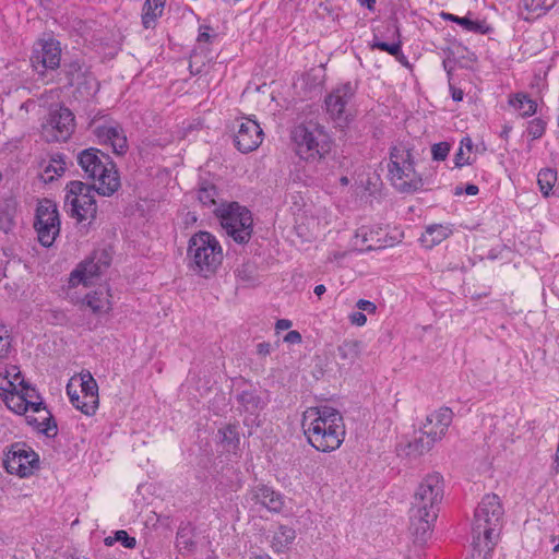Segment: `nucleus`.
I'll return each mask as SVG.
<instances>
[{
  "label": "nucleus",
  "instance_id": "1",
  "mask_svg": "<svg viewBox=\"0 0 559 559\" xmlns=\"http://www.w3.org/2000/svg\"><path fill=\"white\" fill-rule=\"evenodd\" d=\"M301 426L308 443L317 451L329 453L344 442L346 428L342 414L329 405L309 407Z\"/></svg>",
  "mask_w": 559,
  "mask_h": 559
},
{
  "label": "nucleus",
  "instance_id": "2",
  "mask_svg": "<svg viewBox=\"0 0 559 559\" xmlns=\"http://www.w3.org/2000/svg\"><path fill=\"white\" fill-rule=\"evenodd\" d=\"M443 498V480L440 474L427 475L418 485L411 508L409 530L416 542L425 543L431 535Z\"/></svg>",
  "mask_w": 559,
  "mask_h": 559
},
{
  "label": "nucleus",
  "instance_id": "3",
  "mask_svg": "<svg viewBox=\"0 0 559 559\" xmlns=\"http://www.w3.org/2000/svg\"><path fill=\"white\" fill-rule=\"evenodd\" d=\"M503 509L497 495H487L478 504L472 525V545L478 556L487 559L501 526Z\"/></svg>",
  "mask_w": 559,
  "mask_h": 559
},
{
  "label": "nucleus",
  "instance_id": "4",
  "mask_svg": "<svg viewBox=\"0 0 559 559\" xmlns=\"http://www.w3.org/2000/svg\"><path fill=\"white\" fill-rule=\"evenodd\" d=\"M187 258L189 269L194 274L209 278L222 265L224 252L221 242L214 235L200 230L189 239Z\"/></svg>",
  "mask_w": 559,
  "mask_h": 559
},
{
  "label": "nucleus",
  "instance_id": "5",
  "mask_svg": "<svg viewBox=\"0 0 559 559\" xmlns=\"http://www.w3.org/2000/svg\"><path fill=\"white\" fill-rule=\"evenodd\" d=\"M414 147L409 141H396L390 148L389 179L401 193H413L423 187L415 169Z\"/></svg>",
  "mask_w": 559,
  "mask_h": 559
},
{
  "label": "nucleus",
  "instance_id": "6",
  "mask_svg": "<svg viewBox=\"0 0 559 559\" xmlns=\"http://www.w3.org/2000/svg\"><path fill=\"white\" fill-rule=\"evenodd\" d=\"M297 156L308 163L319 162L331 152L332 139L325 128L314 121L302 122L290 131Z\"/></svg>",
  "mask_w": 559,
  "mask_h": 559
},
{
  "label": "nucleus",
  "instance_id": "7",
  "mask_svg": "<svg viewBox=\"0 0 559 559\" xmlns=\"http://www.w3.org/2000/svg\"><path fill=\"white\" fill-rule=\"evenodd\" d=\"M78 162L86 177L94 180L92 186L98 194L110 197L120 188V177L108 155L87 148L79 154Z\"/></svg>",
  "mask_w": 559,
  "mask_h": 559
},
{
  "label": "nucleus",
  "instance_id": "8",
  "mask_svg": "<svg viewBox=\"0 0 559 559\" xmlns=\"http://www.w3.org/2000/svg\"><path fill=\"white\" fill-rule=\"evenodd\" d=\"M214 213L226 234L237 243H247L252 235L253 219L250 211L237 202L222 204Z\"/></svg>",
  "mask_w": 559,
  "mask_h": 559
},
{
  "label": "nucleus",
  "instance_id": "9",
  "mask_svg": "<svg viewBox=\"0 0 559 559\" xmlns=\"http://www.w3.org/2000/svg\"><path fill=\"white\" fill-rule=\"evenodd\" d=\"M94 186L82 181H71L66 187L64 207L78 222L91 223L96 218L97 205Z\"/></svg>",
  "mask_w": 559,
  "mask_h": 559
},
{
  "label": "nucleus",
  "instance_id": "10",
  "mask_svg": "<svg viewBox=\"0 0 559 559\" xmlns=\"http://www.w3.org/2000/svg\"><path fill=\"white\" fill-rule=\"evenodd\" d=\"M72 405L87 416L96 413L99 405L98 385L90 372L73 376L67 384Z\"/></svg>",
  "mask_w": 559,
  "mask_h": 559
},
{
  "label": "nucleus",
  "instance_id": "11",
  "mask_svg": "<svg viewBox=\"0 0 559 559\" xmlns=\"http://www.w3.org/2000/svg\"><path fill=\"white\" fill-rule=\"evenodd\" d=\"M38 241L44 247H50L60 233V218L57 205L48 199L38 202L34 223Z\"/></svg>",
  "mask_w": 559,
  "mask_h": 559
},
{
  "label": "nucleus",
  "instance_id": "12",
  "mask_svg": "<svg viewBox=\"0 0 559 559\" xmlns=\"http://www.w3.org/2000/svg\"><path fill=\"white\" fill-rule=\"evenodd\" d=\"M4 467L10 474L28 477L39 468V456L29 445L14 443L7 453Z\"/></svg>",
  "mask_w": 559,
  "mask_h": 559
},
{
  "label": "nucleus",
  "instance_id": "13",
  "mask_svg": "<svg viewBox=\"0 0 559 559\" xmlns=\"http://www.w3.org/2000/svg\"><path fill=\"white\" fill-rule=\"evenodd\" d=\"M74 130V116L66 107L50 110L41 134L48 142L67 141Z\"/></svg>",
  "mask_w": 559,
  "mask_h": 559
},
{
  "label": "nucleus",
  "instance_id": "14",
  "mask_svg": "<svg viewBox=\"0 0 559 559\" xmlns=\"http://www.w3.org/2000/svg\"><path fill=\"white\" fill-rule=\"evenodd\" d=\"M91 127L98 142L109 145L115 154L123 155L128 151L124 130L118 122L97 119L92 122Z\"/></svg>",
  "mask_w": 559,
  "mask_h": 559
},
{
  "label": "nucleus",
  "instance_id": "15",
  "mask_svg": "<svg viewBox=\"0 0 559 559\" xmlns=\"http://www.w3.org/2000/svg\"><path fill=\"white\" fill-rule=\"evenodd\" d=\"M354 96L350 84H343L333 90L325 98L326 111L338 127H344L352 118L348 104Z\"/></svg>",
  "mask_w": 559,
  "mask_h": 559
},
{
  "label": "nucleus",
  "instance_id": "16",
  "mask_svg": "<svg viewBox=\"0 0 559 559\" xmlns=\"http://www.w3.org/2000/svg\"><path fill=\"white\" fill-rule=\"evenodd\" d=\"M262 129L260 124L250 118L237 121L235 145L241 153L257 150L262 143Z\"/></svg>",
  "mask_w": 559,
  "mask_h": 559
},
{
  "label": "nucleus",
  "instance_id": "17",
  "mask_svg": "<svg viewBox=\"0 0 559 559\" xmlns=\"http://www.w3.org/2000/svg\"><path fill=\"white\" fill-rule=\"evenodd\" d=\"M61 49L58 41L48 40L34 51L32 64L39 73L46 69H57L60 64Z\"/></svg>",
  "mask_w": 559,
  "mask_h": 559
},
{
  "label": "nucleus",
  "instance_id": "18",
  "mask_svg": "<svg viewBox=\"0 0 559 559\" xmlns=\"http://www.w3.org/2000/svg\"><path fill=\"white\" fill-rule=\"evenodd\" d=\"M453 413L448 407L439 408L427 416L424 424V433L429 436L432 441H440L451 425Z\"/></svg>",
  "mask_w": 559,
  "mask_h": 559
},
{
  "label": "nucleus",
  "instance_id": "19",
  "mask_svg": "<svg viewBox=\"0 0 559 559\" xmlns=\"http://www.w3.org/2000/svg\"><path fill=\"white\" fill-rule=\"evenodd\" d=\"M107 266V262L99 263V261H95L94 259L84 261L71 273L70 284L72 286L79 284L87 286L92 284L93 280L99 276Z\"/></svg>",
  "mask_w": 559,
  "mask_h": 559
},
{
  "label": "nucleus",
  "instance_id": "20",
  "mask_svg": "<svg viewBox=\"0 0 559 559\" xmlns=\"http://www.w3.org/2000/svg\"><path fill=\"white\" fill-rule=\"evenodd\" d=\"M251 493L252 500L272 512H280L283 508L282 496L267 486L259 485L252 489Z\"/></svg>",
  "mask_w": 559,
  "mask_h": 559
},
{
  "label": "nucleus",
  "instance_id": "21",
  "mask_svg": "<svg viewBox=\"0 0 559 559\" xmlns=\"http://www.w3.org/2000/svg\"><path fill=\"white\" fill-rule=\"evenodd\" d=\"M452 228L447 224H432L425 228L421 234L420 242L427 249L440 245L452 235Z\"/></svg>",
  "mask_w": 559,
  "mask_h": 559
},
{
  "label": "nucleus",
  "instance_id": "22",
  "mask_svg": "<svg viewBox=\"0 0 559 559\" xmlns=\"http://www.w3.org/2000/svg\"><path fill=\"white\" fill-rule=\"evenodd\" d=\"M111 295L109 289L100 288L87 294L83 304L95 314H105L111 310Z\"/></svg>",
  "mask_w": 559,
  "mask_h": 559
},
{
  "label": "nucleus",
  "instance_id": "23",
  "mask_svg": "<svg viewBox=\"0 0 559 559\" xmlns=\"http://www.w3.org/2000/svg\"><path fill=\"white\" fill-rule=\"evenodd\" d=\"M296 539V531L292 526L280 525L271 538V548L274 552H286Z\"/></svg>",
  "mask_w": 559,
  "mask_h": 559
},
{
  "label": "nucleus",
  "instance_id": "24",
  "mask_svg": "<svg viewBox=\"0 0 559 559\" xmlns=\"http://www.w3.org/2000/svg\"><path fill=\"white\" fill-rule=\"evenodd\" d=\"M36 414L38 415L37 417L27 416L28 423L36 426V428L47 437H55L58 428L50 412L46 407H43Z\"/></svg>",
  "mask_w": 559,
  "mask_h": 559
},
{
  "label": "nucleus",
  "instance_id": "25",
  "mask_svg": "<svg viewBox=\"0 0 559 559\" xmlns=\"http://www.w3.org/2000/svg\"><path fill=\"white\" fill-rule=\"evenodd\" d=\"M21 379L22 374L17 366L12 365L0 368V397L3 396V393H10L11 390H15Z\"/></svg>",
  "mask_w": 559,
  "mask_h": 559
},
{
  "label": "nucleus",
  "instance_id": "26",
  "mask_svg": "<svg viewBox=\"0 0 559 559\" xmlns=\"http://www.w3.org/2000/svg\"><path fill=\"white\" fill-rule=\"evenodd\" d=\"M166 0H146L143 7L142 23L145 28L154 27L162 16Z\"/></svg>",
  "mask_w": 559,
  "mask_h": 559
},
{
  "label": "nucleus",
  "instance_id": "27",
  "mask_svg": "<svg viewBox=\"0 0 559 559\" xmlns=\"http://www.w3.org/2000/svg\"><path fill=\"white\" fill-rule=\"evenodd\" d=\"M17 202L13 198L5 199L0 203V230L9 233L15 225Z\"/></svg>",
  "mask_w": 559,
  "mask_h": 559
},
{
  "label": "nucleus",
  "instance_id": "28",
  "mask_svg": "<svg viewBox=\"0 0 559 559\" xmlns=\"http://www.w3.org/2000/svg\"><path fill=\"white\" fill-rule=\"evenodd\" d=\"M509 104L518 111L522 117H531L537 110V103L528 97L525 93H518L509 98Z\"/></svg>",
  "mask_w": 559,
  "mask_h": 559
},
{
  "label": "nucleus",
  "instance_id": "29",
  "mask_svg": "<svg viewBox=\"0 0 559 559\" xmlns=\"http://www.w3.org/2000/svg\"><path fill=\"white\" fill-rule=\"evenodd\" d=\"M17 384L23 399H25V404L28 411L37 413L45 407L35 388L31 386L23 378L17 382Z\"/></svg>",
  "mask_w": 559,
  "mask_h": 559
},
{
  "label": "nucleus",
  "instance_id": "30",
  "mask_svg": "<svg viewBox=\"0 0 559 559\" xmlns=\"http://www.w3.org/2000/svg\"><path fill=\"white\" fill-rule=\"evenodd\" d=\"M238 402L247 412L254 413L259 409H263L267 403V400L265 396H260L255 392L245 391L238 395Z\"/></svg>",
  "mask_w": 559,
  "mask_h": 559
},
{
  "label": "nucleus",
  "instance_id": "31",
  "mask_svg": "<svg viewBox=\"0 0 559 559\" xmlns=\"http://www.w3.org/2000/svg\"><path fill=\"white\" fill-rule=\"evenodd\" d=\"M436 442L437 441H432L429 436L423 433L420 437L415 438L413 441L408 442L406 445L405 454L413 457L423 455L424 453L428 452Z\"/></svg>",
  "mask_w": 559,
  "mask_h": 559
},
{
  "label": "nucleus",
  "instance_id": "32",
  "mask_svg": "<svg viewBox=\"0 0 559 559\" xmlns=\"http://www.w3.org/2000/svg\"><path fill=\"white\" fill-rule=\"evenodd\" d=\"M8 408L16 414L27 413V406L25 404V399H23L22 393L20 392L19 386H15V390H11L10 393H3L1 397Z\"/></svg>",
  "mask_w": 559,
  "mask_h": 559
},
{
  "label": "nucleus",
  "instance_id": "33",
  "mask_svg": "<svg viewBox=\"0 0 559 559\" xmlns=\"http://www.w3.org/2000/svg\"><path fill=\"white\" fill-rule=\"evenodd\" d=\"M473 155V142L471 138H463L461 141V145L455 154L454 163L456 167H463L465 165H471L474 159Z\"/></svg>",
  "mask_w": 559,
  "mask_h": 559
},
{
  "label": "nucleus",
  "instance_id": "34",
  "mask_svg": "<svg viewBox=\"0 0 559 559\" xmlns=\"http://www.w3.org/2000/svg\"><path fill=\"white\" fill-rule=\"evenodd\" d=\"M557 181V173L551 168L542 169L537 176V183L544 197H549Z\"/></svg>",
  "mask_w": 559,
  "mask_h": 559
},
{
  "label": "nucleus",
  "instance_id": "35",
  "mask_svg": "<svg viewBox=\"0 0 559 559\" xmlns=\"http://www.w3.org/2000/svg\"><path fill=\"white\" fill-rule=\"evenodd\" d=\"M66 170V163L60 155L52 156L48 165L44 168L43 178L45 181H51L56 176H61Z\"/></svg>",
  "mask_w": 559,
  "mask_h": 559
},
{
  "label": "nucleus",
  "instance_id": "36",
  "mask_svg": "<svg viewBox=\"0 0 559 559\" xmlns=\"http://www.w3.org/2000/svg\"><path fill=\"white\" fill-rule=\"evenodd\" d=\"M337 353L341 359L353 361L360 354V342L356 340L345 341L337 347Z\"/></svg>",
  "mask_w": 559,
  "mask_h": 559
},
{
  "label": "nucleus",
  "instance_id": "37",
  "mask_svg": "<svg viewBox=\"0 0 559 559\" xmlns=\"http://www.w3.org/2000/svg\"><path fill=\"white\" fill-rule=\"evenodd\" d=\"M218 435L221 436V441L226 445L235 449L239 443V433L237 430V426L227 425L218 430Z\"/></svg>",
  "mask_w": 559,
  "mask_h": 559
},
{
  "label": "nucleus",
  "instance_id": "38",
  "mask_svg": "<svg viewBox=\"0 0 559 559\" xmlns=\"http://www.w3.org/2000/svg\"><path fill=\"white\" fill-rule=\"evenodd\" d=\"M217 191L212 185L201 186L198 190V200L204 206L216 205Z\"/></svg>",
  "mask_w": 559,
  "mask_h": 559
},
{
  "label": "nucleus",
  "instance_id": "39",
  "mask_svg": "<svg viewBox=\"0 0 559 559\" xmlns=\"http://www.w3.org/2000/svg\"><path fill=\"white\" fill-rule=\"evenodd\" d=\"M372 230L367 226H361L356 230L355 234V242L356 247H359L360 250H370L372 249V245L369 243L370 237L372 236Z\"/></svg>",
  "mask_w": 559,
  "mask_h": 559
},
{
  "label": "nucleus",
  "instance_id": "40",
  "mask_svg": "<svg viewBox=\"0 0 559 559\" xmlns=\"http://www.w3.org/2000/svg\"><path fill=\"white\" fill-rule=\"evenodd\" d=\"M521 3L527 13L535 16H539L549 10L544 0H521Z\"/></svg>",
  "mask_w": 559,
  "mask_h": 559
},
{
  "label": "nucleus",
  "instance_id": "41",
  "mask_svg": "<svg viewBox=\"0 0 559 559\" xmlns=\"http://www.w3.org/2000/svg\"><path fill=\"white\" fill-rule=\"evenodd\" d=\"M66 75L69 85H74L75 83H80L83 78L82 67L78 62H71L66 68Z\"/></svg>",
  "mask_w": 559,
  "mask_h": 559
},
{
  "label": "nucleus",
  "instance_id": "42",
  "mask_svg": "<svg viewBox=\"0 0 559 559\" xmlns=\"http://www.w3.org/2000/svg\"><path fill=\"white\" fill-rule=\"evenodd\" d=\"M176 544L180 551H191L194 548V542L185 530L177 533Z\"/></svg>",
  "mask_w": 559,
  "mask_h": 559
},
{
  "label": "nucleus",
  "instance_id": "43",
  "mask_svg": "<svg viewBox=\"0 0 559 559\" xmlns=\"http://www.w3.org/2000/svg\"><path fill=\"white\" fill-rule=\"evenodd\" d=\"M442 16L445 20H450L452 22L457 23L459 25L463 26L467 31H477L479 28V25L477 22H474L467 17H460V16L453 15L451 13H443Z\"/></svg>",
  "mask_w": 559,
  "mask_h": 559
},
{
  "label": "nucleus",
  "instance_id": "44",
  "mask_svg": "<svg viewBox=\"0 0 559 559\" xmlns=\"http://www.w3.org/2000/svg\"><path fill=\"white\" fill-rule=\"evenodd\" d=\"M527 132L532 136V139H539L545 132L544 121L540 119H533L528 123Z\"/></svg>",
  "mask_w": 559,
  "mask_h": 559
},
{
  "label": "nucleus",
  "instance_id": "45",
  "mask_svg": "<svg viewBox=\"0 0 559 559\" xmlns=\"http://www.w3.org/2000/svg\"><path fill=\"white\" fill-rule=\"evenodd\" d=\"M450 152V145L447 142L433 144L431 154L436 160H444Z\"/></svg>",
  "mask_w": 559,
  "mask_h": 559
},
{
  "label": "nucleus",
  "instance_id": "46",
  "mask_svg": "<svg viewBox=\"0 0 559 559\" xmlns=\"http://www.w3.org/2000/svg\"><path fill=\"white\" fill-rule=\"evenodd\" d=\"M371 47L380 49L382 51H386L392 56H399L401 53V44L400 43L388 44L384 41H374L371 45Z\"/></svg>",
  "mask_w": 559,
  "mask_h": 559
},
{
  "label": "nucleus",
  "instance_id": "47",
  "mask_svg": "<svg viewBox=\"0 0 559 559\" xmlns=\"http://www.w3.org/2000/svg\"><path fill=\"white\" fill-rule=\"evenodd\" d=\"M11 348V340L9 332L4 328H0V359L5 358Z\"/></svg>",
  "mask_w": 559,
  "mask_h": 559
},
{
  "label": "nucleus",
  "instance_id": "48",
  "mask_svg": "<svg viewBox=\"0 0 559 559\" xmlns=\"http://www.w3.org/2000/svg\"><path fill=\"white\" fill-rule=\"evenodd\" d=\"M114 539L120 542L126 548L133 549L136 546V539L134 537L129 536V534L123 531H117L115 533Z\"/></svg>",
  "mask_w": 559,
  "mask_h": 559
},
{
  "label": "nucleus",
  "instance_id": "49",
  "mask_svg": "<svg viewBox=\"0 0 559 559\" xmlns=\"http://www.w3.org/2000/svg\"><path fill=\"white\" fill-rule=\"evenodd\" d=\"M350 323L356 326H364L367 322V317L362 311H355L348 317Z\"/></svg>",
  "mask_w": 559,
  "mask_h": 559
},
{
  "label": "nucleus",
  "instance_id": "50",
  "mask_svg": "<svg viewBox=\"0 0 559 559\" xmlns=\"http://www.w3.org/2000/svg\"><path fill=\"white\" fill-rule=\"evenodd\" d=\"M356 307L361 310V311H367L368 313H376L377 311V306L369 301V300H366V299H359L356 304Z\"/></svg>",
  "mask_w": 559,
  "mask_h": 559
},
{
  "label": "nucleus",
  "instance_id": "51",
  "mask_svg": "<svg viewBox=\"0 0 559 559\" xmlns=\"http://www.w3.org/2000/svg\"><path fill=\"white\" fill-rule=\"evenodd\" d=\"M301 341H302L301 334L296 330L289 331L284 336V342H286L288 344H300Z\"/></svg>",
  "mask_w": 559,
  "mask_h": 559
},
{
  "label": "nucleus",
  "instance_id": "52",
  "mask_svg": "<svg viewBox=\"0 0 559 559\" xmlns=\"http://www.w3.org/2000/svg\"><path fill=\"white\" fill-rule=\"evenodd\" d=\"M293 325L292 321L288 319H280L275 323V329L277 331H284L290 329Z\"/></svg>",
  "mask_w": 559,
  "mask_h": 559
},
{
  "label": "nucleus",
  "instance_id": "53",
  "mask_svg": "<svg viewBox=\"0 0 559 559\" xmlns=\"http://www.w3.org/2000/svg\"><path fill=\"white\" fill-rule=\"evenodd\" d=\"M270 344L269 343H261L258 345V353L262 355L270 354Z\"/></svg>",
  "mask_w": 559,
  "mask_h": 559
},
{
  "label": "nucleus",
  "instance_id": "54",
  "mask_svg": "<svg viewBox=\"0 0 559 559\" xmlns=\"http://www.w3.org/2000/svg\"><path fill=\"white\" fill-rule=\"evenodd\" d=\"M478 191H479V189L475 185H467V187L465 188V192L468 195H476L478 193Z\"/></svg>",
  "mask_w": 559,
  "mask_h": 559
},
{
  "label": "nucleus",
  "instance_id": "55",
  "mask_svg": "<svg viewBox=\"0 0 559 559\" xmlns=\"http://www.w3.org/2000/svg\"><path fill=\"white\" fill-rule=\"evenodd\" d=\"M361 5H366L369 10H372L376 3V0H358Z\"/></svg>",
  "mask_w": 559,
  "mask_h": 559
},
{
  "label": "nucleus",
  "instance_id": "56",
  "mask_svg": "<svg viewBox=\"0 0 559 559\" xmlns=\"http://www.w3.org/2000/svg\"><path fill=\"white\" fill-rule=\"evenodd\" d=\"M452 98L456 102H460L463 99V92L461 90H454L452 93Z\"/></svg>",
  "mask_w": 559,
  "mask_h": 559
},
{
  "label": "nucleus",
  "instance_id": "57",
  "mask_svg": "<svg viewBox=\"0 0 559 559\" xmlns=\"http://www.w3.org/2000/svg\"><path fill=\"white\" fill-rule=\"evenodd\" d=\"M325 290H326V288H325V286H324V285H322V284L317 285V286L314 287V294H316L317 296H319V297H320L321 295H323V294L325 293Z\"/></svg>",
  "mask_w": 559,
  "mask_h": 559
},
{
  "label": "nucleus",
  "instance_id": "58",
  "mask_svg": "<svg viewBox=\"0 0 559 559\" xmlns=\"http://www.w3.org/2000/svg\"><path fill=\"white\" fill-rule=\"evenodd\" d=\"M117 539H114V536H108L104 539V543L106 546H112Z\"/></svg>",
  "mask_w": 559,
  "mask_h": 559
},
{
  "label": "nucleus",
  "instance_id": "59",
  "mask_svg": "<svg viewBox=\"0 0 559 559\" xmlns=\"http://www.w3.org/2000/svg\"><path fill=\"white\" fill-rule=\"evenodd\" d=\"M557 0H544V3L551 9L556 4Z\"/></svg>",
  "mask_w": 559,
  "mask_h": 559
},
{
  "label": "nucleus",
  "instance_id": "60",
  "mask_svg": "<svg viewBox=\"0 0 559 559\" xmlns=\"http://www.w3.org/2000/svg\"><path fill=\"white\" fill-rule=\"evenodd\" d=\"M344 255H345V253L335 252L333 254V258L330 257L329 260H333V259L336 260V259L343 258Z\"/></svg>",
  "mask_w": 559,
  "mask_h": 559
},
{
  "label": "nucleus",
  "instance_id": "61",
  "mask_svg": "<svg viewBox=\"0 0 559 559\" xmlns=\"http://www.w3.org/2000/svg\"><path fill=\"white\" fill-rule=\"evenodd\" d=\"M251 559H272L269 555L254 556Z\"/></svg>",
  "mask_w": 559,
  "mask_h": 559
},
{
  "label": "nucleus",
  "instance_id": "62",
  "mask_svg": "<svg viewBox=\"0 0 559 559\" xmlns=\"http://www.w3.org/2000/svg\"><path fill=\"white\" fill-rule=\"evenodd\" d=\"M209 37H210V36H209V34H206V33H202V34H200V36H199V38H200V39H202V40H207V39H209Z\"/></svg>",
  "mask_w": 559,
  "mask_h": 559
},
{
  "label": "nucleus",
  "instance_id": "63",
  "mask_svg": "<svg viewBox=\"0 0 559 559\" xmlns=\"http://www.w3.org/2000/svg\"><path fill=\"white\" fill-rule=\"evenodd\" d=\"M340 181H341V183H342L343 186L348 185V178H347V177H342V178L340 179Z\"/></svg>",
  "mask_w": 559,
  "mask_h": 559
}]
</instances>
